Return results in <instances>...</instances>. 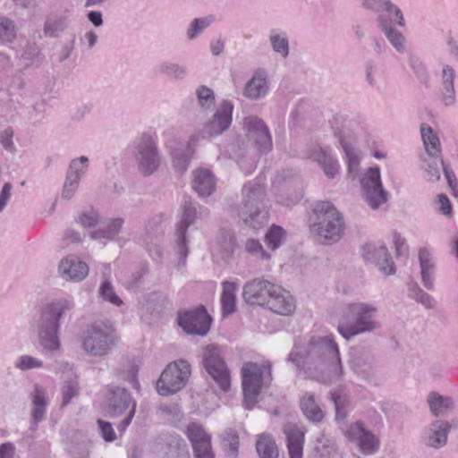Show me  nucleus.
Wrapping results in <instances>:
<instances>
[{
	"label": "nucleus",
	"mask_w": 458,
	"mask_h": 458,
	"mask_svg": "<svg viewBox=\"0 0 458 458\" xmlns=\"http://www.w3.org/2000/svg\"><path fill=\"white\" fill-rule=\"evenodd\" d=\"M286 360L298 375L323 384L338 381L344 373L338 345L330 335L295 340Z\"/></svg>",
	"instance_id": "obj_1"
},
{
	"label": "nucleus",
	"mask_w": 458,
	"mask_h": 458,
	"mask_svg": "<svg viewBox=\"0 0 458 458\" xmlns=\"http://www.w3.org/2000/svg\"><path fill=\"white\" fill-rule=\"evenodd\" d=\"M74 304L71 300L59 299L43 307L35 320V329L40 346L47 352H55L60 348V320Z\"/></svg>",
	"instance_id": "obj_2"
},
{
	"label": "nucleus",
	"mask_w": 458,
	"mask_h": 458,
	"mask_svg": "<svg viewBox=\"0 0 458 458\" xmlns=\"http://www.w3.org/2000/svg\"><path fill=\"white\" fill-rule=\"evenodd\" d=\"M242 205L232 206V216L241 218L245 225L258 231L268 222V206L264 185L259 182H248L243 186Z\"/></svg>",
	"instance_id": "obj_3"
},
{
	"label": "nucleus",
	"mask_w": 458,
	"mask_h": 458,
	"mask_svg": "<svg viewBox=\"0 0 458 458\" xmlns=\"http://www.w3.org/2000/svg\"><path fill=\"white\" fill-rule=\"evenodd\" d=\"M377 307L368 302H351L345 305L338 323V333L346 340L367 333H372L380 327L376 320Z\"/></svg>",
	"instance_id": "obj_4"
},
{
	"label": "nucleus",
	"mask_w": 458,
	"mask_h": 458,
	"mask_svg": "<svg viewBox=\"0 0 458 458\" xmlns=\"http://www.w3.org/2000/svg\"><path fill=\"white\" fill-rule=\"evenodd\" d=\"M312 212L310 230L313 237L323 244L339 241L344 233V220L335 206L328 201H318Z\"/></svg>",
	"instance_id": "obj_5"
},
{
	"label": "nucleus",
	"mask_w": 458,
	"mask_h": 458,
	"mask_svg": "<svg viewBox=\"0 0 458 458\" xmlns=\"http://www.w3.org/2000/svg\"><path fill=\"white\" fill-rule=\"evenodd\" d=\"M81 350L92 357L107 355L117 344L118 336L112 324L89 325L79 337Z\"/></svg>",
	"instance_id": "obj_6"
},
{
	"label": "nucleus",
	"mask_w": 458,
	"mask_h": 458,
	"mask_svg": "<svg viewBox=\"0 0 458 458\" xmlns=\"http://www.w3.org/2000/svg\"><path fill=\"white\" fill-rule=\"evenodd\" d=\"M242 377L244 406L250 410L258 403L261 388L271 380V364L245 363L242 369Z\"/></svg>",
	"instance_id": "obj_7"
},
{
	"label": "nucleus",
	"mask_w": 458,
	"mask_h": 458,
	"mask_svg": "<svg viewBox=\"0 0 458 458\" xmlns=\"http://www.w3.org/2000/svg\"><path fill=\"white\" fill-rule=\"evenodd\" d=\"M136 402L124 387L110 386L106 394V411L110 417H119L129 410L126 417L118 424L117 429L124 431L131 424L136 411Z\"/></svg>",
	"instance_id": "obj_8"
},
{
	"label": "nucleus",
	"mask_w": 458,
	"mask_h": 458,
	"mask_svg": "<svg viewBox=\"0 0 458 458\" xmlns=\"http://www.w3.org/2000/svg\"><path fill=\"white\" fill-rule=\"evenodd\" d=\"M201 358L207 373L222 391L227 392L231 386V374L221 347L215 344L206 345L202 349Z\"/></svg>",
	"instance_id": "obj_9"
},
{
	"label": "nucleus",
	"mask_w": 458,
	"mask_h": 458,
	"mask_svg": "<svg viewBox=\"0 0 458 458\" xmlns=\"http://www.w3.org/2000/svg\"><path fill=\"white\" fill-rule=\"evenodd\" d=\"M191 376V366L187 360H179L169 363L157 382L159 394L168 396L182 389Z\"/></svg>",
	"instance_id": "obj_10"
},
{
	"label": "nucleus",
	"mask_w": 458,
	"mask_h": 458,
	"mask_svg": "<svg viewBox=\"0 0 458 458\" xmlns=\"http://www.w3.org/2000/svg\"><path fill=\"white\" fill-rule=\"evenodd\" d=\"M133 156L138 163L140 172L145 176L153 174L161 164L157 143L148 133H143L134 141Z\"/></svg>",
	"instance_id": "obj_11"
},
{
	"label": "nucleus",
	"mask_w": 458,
	"mask_h": 458,
	"mask_svg": "<svg viewBox=\"0 0 458 458\" xmlns=\"http://www.w3.org/2000/svg\"><path fill=\"white\" fill-rule=\"evenodd\" d=\"M208 214V208L197 202L189 201L184 203L182 219L176 225L175 230V242L180 257V264L182 266L189 253L186 240L187 229L196 219L205 217Z\"/></svg>",
	"instance_id": "obj_12"
},
{
	"label": "nucleus",
	"mask_w": 458,
	"mask_h": 458,
	"mask_svg": "<svg viewBox=\"0 0 458 458\" xmlns=\"http://www.w3.org/2000/svg\"><path fill=\"white\" fill-rule=\"evenodd\" d=\"M360 184L363 198L372 209L387 202L389 193L383 188L378 166L369 168L360 179Z\"/></svg>",
	"instance_id": "obj_13"
},
{
	"label": "nucleus",
	"mask_w": 458,
	"mask_h": 458,
	"mask_svg": "<svg viewBox=\"0 0 458 458\" xmlns=\"http://www.w3.org/2000/svg\"><path fill=\"white\" fill-rule=\"evenodd\" d=\"M344 435L362 454L370 455L379 449V438L369 430L362 422L357 421L350 424Z\"/></svg>",
	"instance_id": "obj_14"
},
{
	"label": "nucleus",
	"mask_w": 458,
	"mask_h": 458,
	"mask_svg": "<svg viewBox=\"0 0 458 458\" xmlns=\"http://www.w3.org/2000/svg\"><path fill=\"white\" fill-rule=\"evenodd\" d=\"M212 318L203 306L178 315V324L189 335L204 336L210 329Z\"/></svg>",
	"instance_id": "obj_15"
},
{
	"label": "nucleus",
	"mask_w": 458,
	"mask_h": 458,
	"mask_svg": "<svg viewBox=\"0 0 458 458\" xmlns=\"http://www.w3.org/2000/svg\"><path fill=\"white\" fill-rule=\"evenodd\" d=\"M451 428L450 421L434 419L423 429L421 437L424 445L433 449H440L445 446Z\"/></svg>",
	"instance_id": "obj_16"
},
{
	"label": "nucleus",
	"mask_w": 458,
	"mask_h": 458,
	"mask_svg": "<svg viewBox=\"0 0 458 458\" xmlns=\"http://www.w3.org/2000/svg\"><path fill=\"white\" fill-rule=\"evenodd\" d=\"M274 286L275 284L263 278L250 280L243 286V299L250 305L264 306L273 295Z\"/></svg>",
	"instance_id": "obj_17"
},
{
	"label": "nucleus",
	"mask_w": 458,
	"mask_h": 458,
	"mask_svg": "<svg viewBox=\"0 0 458 458\" xmlns=\"http://www.w3.org/2000/svg\"><path fill=\"white\" fill-rule=\"evenodd\" d=\"M244 128L247 136L253 140L260 152H267L272 148V139L264 121L257 116H248L244 119Z\"/></svg>",
	"instance_id": "obj_18"
},
{
	"label": "nucleus",
	"mask_w": 458,
	"mask_h": 458,
	"mask_svg": "<svg viewBox=\"0 0 458 458\" xmlns=\"http://www.w3.org/2000/svg\"><path fill=\"white\" fill-rule=\"evenodd\" d=\"M363 258L374 263L378 269L386 275H394L396 272L394 263L386 246H377L372 243L362 247Z\"/></svg>",
	"instance_id": "obj_19"
},
{
	"label": "nucleus",
	"mask_w": 458,
	"mask_h": 458,
	"mask_svg": "<svg viewBox=\"0 0 458 458\" xmlns=\"http://www.w3.org/2000/svg\"><path fill=\"white\" fill-rule=\"evenodd\" d=\"M268 72L263 68L257 69L251 78L245 83L242 95L249 100L255 101L265 98L269 91Z\"/></svg>",
	"instance_id": "obj_20"
},
{
	"label": "nucleus",
	"mask_w": 458,
	"mask_h": 458,
	"mask_svg": "<svg viewBox=\"0 0 458 458\" xmlns=\"http://www.w3.org/2000/svg\"><path fill=\"white\" fill-rule=\"evenodd\" d=\"M233 105L228 101H223L218 109L213 114L212 119L205 125V132L212 137L222 134L232 123Z\"/></svg>",
	"instance_id": "obj_21"
},
{
	"label": "nucleus",
	"mask_w": 458,
	"mask_h": 458,
	"mask_svg": "<svg viewBox=\"0 0 458 458\" xmlns=\"http://www.w3.org/2000/svg\"><path fill=\"white\" fill-rule=\"evenodd\" d=\"M273 295L266 306L273 312L283 316L291 315L295 310V302L290 293L281 286L275 284Z\"/></svg>",
	"instance_id": "obj_22"
},
{
	"label": "nucleus",
	"mask_w": 458,
	"mask_h": 458,
	"mask_svg": "<svg viewBox=\"0 0 458 458\" xmlns=\"http://www.w3.org/2000/svg\"><path fill=\"white\" fill-rule=\"evenodd\" d=\"M59 272L66 280L81 281L88 276L89 267L78 257L71 255L61 260Z\"/></svg>",
	"instance_id": "obj_23"
},
{
	"label": "nucleus",
	"mask_w": 458,
	"mask_h": 458,
	"mask_svg": "<svg viewBox=\"0 0 458 458\" xmlns=\"http://www.w3.org/2000/svg\"><path fill=\"white\" fill-rule=\"evenodd\" d=\"M418 259L422 284L427 290H433L437 270L436 262L430 251L425 247L419 250Z\"/></svg>",
	"instance_id": "obj_24"
},
{
	"label": "nucleus",
	"mask_w": 458,
	"mask_h": 458,
	"mask_svg": "<svg viewBox=\"0 0 458 458\" xmlns=\"http://www.w3.org/2000/svg\"><path fill=\"white\" fill-rule=\"evenodd\" d=\"M290 458H302L304 433L296 424L286 423L284 426Z\"/></svg>",
	"instance_id": "obj_25"
},
{
	"label": "nucleus",
	"mask_w": 458,
	"mask_h": 458,
	"mask_svg": "<svg viewBox=\"0 0 458 458\" xmlns=\"http://www.w3.org/2000/svg\"><path fill=\"white\" fill-rule=\"evenodd\" d=\"M427 403L435 419L446 416L454 409V402L448 395H442L437 392H430L427 396Z\"/></svg>",
	"instance_id": "obj_26"
},
{
	"label": "nucleus",
	"mask_w": 458,
	"mask_h": 458,
	"mask_svg": "<svg viewBox=\"0 0 458 458\" xmlns=\"http://www.w3.org/2000/svg\"><path fill=\"white\" fill-rule=\"evenodd\" d=\"M199 140L198 135H192L188 145L184 148H178L171 152L173 167L176 173L182 174L189 166L193 155L192 146Z\"/></svg>",
	"instance_id": "obj_27"
},
{
	"label": "nucleus",
	"mask_w": 458,
	"mask_h": 458,
	"mask_svg": "<svg viewBox=\"0 0 458 458\" xmlns=\"http://www.w3.org/2000/svg\"><path fill=\"white\" fill-rule=\"evenodd\" d=\"M192 188L200 197H208L216 189V180L213 174L205 168L193 172Z\"/></svg>",
	"instance_id": "obj_28"
},
{
	"label": "nucleus",
	"mask_w": 458,
	"mask_h": 458,
	"mask_svg": "<svg viewBox=\"0 0 458 458\" xmlns=\"http://www.w3.org/2000/svg\"><path fill=\"white\" fill-rule=\"evenodd\" d=\"M300 407L305 418L313 423H318L324 419V411L313 393L306 392L302 395Z\"/></svg>",
	"instance_id": "obj_29"
},
{
	"label": "nucleus",
	"mask_w": 458,
	"mask_h": 458,
	"mask_svg": "<svg viewBox=\"0 0 458 458\" xmlns=\"http://www.w3.org/2000/svg\"><path fill=\"white\" fill-rule=\"evenodd\" d=\"M454 69L450 65H444L442 69V102L450 106L455 103Z\"/></svg>",
	"instance_id": "obj_30"
},
{
	"label": "nucleus",
	"mask_w": 458,
	"mask_h": 458,
	"mask_svg": "<svg viewBox=\"0 0 458 458\" xmlns=\"http://www.w3.org/2000/svg\"><path fill=\"white\" fill-rule=\"evenodd\" d=\"M311 157L322 167L325 174L332 179L339 172V165L327 149L318 147L314 148Z\"/></svg>",
	"instance_id": "obj_31"
},
{
	"label": "nucleus",
	"mask_w": 458,
	"mask_h": 458,
	"mask_svg": "<svg viewBox=\"0 0 458 458\" xmlns=\"http://www.w3.org/2000/svg\"><path fill=\"white\" fill-rule=\"evenodd\" d=\"M420 134L423 141L424 148L428 157L441 156V143L432 128L427 123H421Z\"/></svg>",
	"instance_id": "obj_32"
},
{
	"label": "nucleus",
	"mask_w": 458,
	"mask_h": 458,
	"mask_svg": "<svg viewBox=\"0 0 458 458\" xmlns=\"http://www.w3.org/2000/svg\"><path fill=\"white\" fill-rule=\"evenodd\" d=\"M335 136L338 139V141L345 153L348 165V174L351 176L355 177L359 171L360 158L354 149L345 141V138L342 131H335Z\"/></svg>",
	"instance_id": "obj_33"
},
{
	"label": "nucleus",
	"mask_w": 458,
	"mask_h": 458,
	"mask_svg": "<svg viewBox=\"0 0 458 458\" xmlns=\"http://www.w3.org/2000/svg\"><path fill=\"white\" fill-rule=\"evenodd\" d=\"M377 24L381 30H387L393 27L394 23L400 26H404V19L403 13L398 6L393 4V9L385 11L381 15H377Z\"/></svg>",
	"instance_id": "obj_34"
},
{
	"label": "nucleus",
	"mask_w": 458,
	"mask_h": 458,
	"mask_svg": "<svg viewBox=\"0 0 458 458\" xmlns=\"http://www.w3.org/2000/svg\"><path fill=\"white\" fill-rule=\"evenodd\" d=\"M33 409L32 417L35 423L42 420L46 414L47 399L46 393L38 385L34 386V391L30 394Z\"/></svg>",
	"instance_id": "obj_35"
},
{
	"label": "nucleus",
	"mask_w": 458,
	"mask_h": 458,
	"mask_svg": "<svg viewBox=\"0 0 458 458\" xmlns=\"http://www.w3.org/2000/svg\"><path fill=\"white\" fill-rule=\"evenodd\" d=\"M124 220L117 217L112 219L106 228H100L90 232V236L94 240L114 241L120 233Z\"/></svg>",
	"instance_id": "obj_36"
},
{
	"label": "nucleus",
	"mask_w": 458,
	"mask_h": 458,
	"mask_svg": "<svg viewBox=\"0 0 458 458\" xmlns=\"http://www.w3.org/2000/svg\"><path fill=\"white\" fill-rule=\"evenodd\" d=\"M256 449L260 458H278V448L273 437L268 434L259 436Z\"/></svg>",
	"instance_id": "obj_37"
},
{
	"label": "nucleus",
	"mask_w": 458,
	"mask_h": 458,
	"mask_svg": "<svg viewBox=\"0 0 458 458\" xmlns=\"http://www.w3.org/2000/svg\"><path fill=\"white\" fill-rule=\"evenodd\" d=\"M237 285L234 283L225 281L223 283V292L221 295V304L223 313L232 314L235 310V291Z\"/></svg>",
	"instance_id": "obj_38"
},
{
	"label": "nucleus",
	"mask_w": 458,
	"mask_h": 458,
	"mask_svg": "<svg viewBox=\"0 0 458 458\" xmlns=\"http://www.w3.org/2000/svg\"><path fill=\"white\" fill-rule=\"evenodd\" d=\"M215 21L216 17L214 14H208L204 17L193 19L187 29L186 35L188 39H195L207 28L211 26L215 22Z\"/></svg>",
	"instance_id": "obj_39"
},
{
	"label": "nucleus",
	"mask_w": 458,
	"mask_h": 458,
	"mask_svg": "<svg viewBox=\"0 0 458 458\" xmlns=\"http://www.w3.org/2000/svg\"><path fill=\"white\" fill-rule=\"evenodd\" d=\"M424 170L427 173L428 180L432 182H438L441 177L440 166L444 170L446 164L444 162L442 156L428 157L424 160Z\"/></svg>",
	"instance_id": "obj_40"
},
{
	"label": "nucleus",
	"mask_w": 458,
	"mask_h": 458,
	"mask_svg": "<svg viewBox=\"0 0 458 458\" xmlns=\"http://www.w3.org/2000/svg\"><path fill=\"white\" fill-rule=\"evenodd\" d=\"M375 363L374 355L367 350H362L353 357V365L358 372H370Z\"/></svg>",
	"instance_id": "obj_41"
},
{
	"label": "nucleus",
	"mask_w": 458,
	"mask_h": 458,
	"mask_svg": "<svg viewBox=\"0 0 458 458\" xmlns=\"http://www.w3.org/2000/svg\"><path fill=\"white\" fill-rule=\"evenodd\" d=\"M285 231L279 225H272L265 236V242L268 248L276 250L285 241Z\"/></svg>",
	"instance_id": "obj_42"
},
{
	"label": "nucleus",
	"mask_w": 458,
	"mask_h": 458,
	"mask_svg": "<svg viewBox=\"0 0 458 458\" xmlns=\"http://www.w3.org/2000/svg\"><path fill=\"white\" fill-rule=\"evenodd\" d=\"M409 296L426 309H433L435 307L433 298L424 292L417 283H411L409 285Z\"/></svg>",
	"instance_id": "obj_43"
},
{
	"label": "nucleus",
	"mask_w": 458,
	"mask_h": 458,
	"mask_svg": "<svg viewBox=\"0 0 458 458\" xmlns=\"http://www.w3.org/2000/svg\"><path fill=\"white\" fill-rule=\"evenodd\" d=\"M382 32L397 52L404 53L406 51L405 38L401 31L393 26L382 30Z\"/></svg>",
	"instance_id": "obj_44"
},
{
	"label": "nucleus",
	"mask_w": 458,
	"mask_h": 458,
	"mask_svg": "<svg viewBox=\"0 0 458 458\" xmlns=\"http://www.w3.org/2000/svg\"><path fill=\"white\" fill-rule=\"evenodd\" d=\"M88 163L89 159L84 156L72 159L70 162L66 174L80 181L88 169Z\"/></svg>",
	"instance_id": "obj_45"
},
{
	"label": "nucleus",
	"mask_w": 458,
	"mask_h": 458,
	"mask_svg": "<svg viewBox=\"0 0 458 458\" xmlns=\"http://www.w3.org/2000/svg\"><path fill=\"white\" fill-rule=\"evenodd\" d=\"M159 71L162 74L173 80H182L186 74V68L184 66L169 62L161 64Z\"/></svg>",
	"instance_id": "obj_46"
},
{
	"label": "nucleus",
	"mask_w": 458,
	"mask_h": 458,
	"mask_svg": "<svg viewBox=\"0 0 458 458\" xmlns=\"http://www.w3.org/2000/svg\"><path fill=\"white\" fill-rule=\"evenodd\" d=\"M186 435L190 439L191 445L211 437L205 431L203 426L198 422H191L188 424L186 428Z\"/></svg>",
	"instance_id": "obj_47"
},
{
	"label": "nucleus",
	"mask_w": 458,
	"mask_h": 458,
	"mask_svg": "<svg viewBox=\"0 0 458 458\" xmlns=\"http://www.w3.org/2000/svg\"><path fill=\"white\" fill-rule=\"evenodd\" d=\"M98 294L100 298H102L106 301L112 303L113 305L119 307L123 304V301L115 293L112 284L107 280L104 281L101 284L98 290Z\"/></svg>",
	"instance_id": "obj_48"
},
{
	"label": "nucleus",
	"mask_w": 458,
	"mask_h": 458,
	"mask_svg": "<svg viewBox=\"0 0 458 458\" xmlns=\"http://www.w3.org/2000/svg\"><path fill=\"white\" fill-rule=\"evenodd\" d=\"M16 38L14 22L4 16H0V42H12Z\"/></svg>",
	"instance_id": "obj_49"
},
{
	"label": "nucleus",
	"mask_w": 458,
	"mask_h": 458,
	"mask_svg": "<svg viewBox=\"0 0 458 458\" xmlns=\"http://www.w3.org/2000/svg\"><path fill=\"white\" fill-rule=\"evenodd\" d=\"M269 41L273 50L282 55L284 58L289 55V41L285 36L271 32Z\"/></svg>",
	"instance_id": "obj_50"
},
{
	"label": "nucleus",
	"mask_w": 458,
	"mask_h": 458,
	"mask_svg": "<svg viewBox=\"0 0 458 458\" xmlns=\"http://www.w3.org/2000/svg\"><path fill=\"white\" fill-rule=\"evenodd\" d=\"M329 399L334 403L335 409V419L344 420L347 415L348 399L346 395L337 392L330 393Z\"/></svg>",
	"instance_id": "obj_51"
},
{
	"label": "nucleus",
	"mask_w": 458,
	"mask_h": 458,
	"mask_svg": "<svg viewBox=\"0 0 458 458\" xmlns=\"http://www.w3.org/2000/svg\"><path fill=\"white\" fill-rule=\"evenodd\" d=\"M224 445L226 455L230 458H235L238 454L239 439L238 436L232 429L226 430L224 437Z\"/></svg>",
	"instance_id": "obj_52"
},
{
	"label": "nucleus",
	"mask_w": 458,
	"mask_h": 458,
	"mask_svg": "<svg viewBox=\"0 0 458 458\" xmlns=\"http://www.w3.org/2000/svg\"><path fill=\"white\" fill-rule=\"evenodd\" d=\"M245 250L251 256L262 260H268L270 254L266 251L262 244L258 240L248 239L245 242Z\"/></svg>",
	"instance_id": "obj_53"
},
{
	"label": "nucleus",
	"mask_w": 458,
	"mask_h": 458,
	"mask_svg": "<svg viewBox=\"0 0 458 458\" xmlns=\"http://www.w3.org/2000/svg\"><path fill=\"white\" fill-rule=\"evenodd\" d=\"M362 6L377 15H381L385 11L393 9V3L390 0H363Z\"/></svg>",
	"instance_id": "obj_54"
},
{
	"label": "nucleus",
	"mask_w": 458,
	"mask_h": 458,
	"mask_svg": "<svg viewBox=\"0 0 458 458\" xmlns=\"http://www.w3.org/2000/svg\"><path fill=\"white\" fill-rule=\"evenodd\" d=\"M193 454L196 458H214V453L211 447V437L194 444L192 445Z\"/></svg>",
	"instance_id": "obj_55"
},
{
	"label": "nucleus",
	"mask_w": 458,
	"mask_h": 458,
	"mask_svg": "<svg viewBox=\"0 0 458 458\" xmlns=\"http://www.w3.org/2000/svg\"><path fill=\"white\" fill-rule=\"evenodd\" d=\"M79 386L76 380H67L62 387L63 403L62 406L66 405L70 401L78 394Z\"/></svg>",
	"instance_id": "obj_56"
},
{
	"label": "nucleus",
	"mask_w": 458,
	"mask_h": 458,
	"mask_svg": "<svg viewBox=\"0 0 458 458\" xmlns=\"http://www.w3.org/2000/svg\"><path fill=\"white\" fill-rule=\"evenodd\" d=\"M42 367V361L30 355H22L15 362V368L28 370Z\"/></svg>",
	"instance_id": "obj_57"
},
{
	"label": "nucleus",
	"mask_w": 458,
	"mask_h": 458,
	"mask_svg": "<svg viewBox=\"0 0 458 458\" xmlns=\"http://www.w3.org/2000/svg\"><path fill=\"white\" fill-rule=\"evenodd\" d=\"M65 28V21L63 18L49 21L45 23L44 31L48 37H55Z\"/></svg>",
	"instance_id": "obj_58"
},
{
	"label": "nucleus",
	"mask_w": 458,
	"mask_h": 458,
	"mask_svg": "<svg viewBox=\"0 0 458 458\" xmlns=\"http://www.w3.org/2000/svg\"><path fill=\"white\" fill-rule=\"evenodd\" d=\"M198 100L201 106L209 107L214 103L213 90L206 86H200L197 89Z\"/></svg>",
	"instance_id": "obj_59"
},
{
	"label": "nucleus",
	"mask_w": 458,
	"mask_h": 458,
	"mask_svg": "<svg viewBox=\"0 0 458 458\" xmlns=\"http://www.w3.org/2000/svg\"><path fill=\"white\" fill-rule=\"evenodd\" d=\"M80 181L66 174L62 190V198L70 199L76 192Z\"/></svg>",
	"instance_id": "obj_60"
},
{
	"label": "nucleus",
	"mask_w": 458,
	"mask_h": 458,
	"mask_svg": "<svg viewBox=\"0 0 458 458\" xmlns=\"http://www.w3.org/2000/svg\"><path fill=\"white\" fill-rule=\"evenodd\" d=\"M99 222V216L97 211L90 209L83 212L79 217V223L84 227H93Z\"/></svg>",
	"instance_id": "obj_61"
},
{
	"label": "nucleus",
	"mask_w": 458,
	"mask_h": 458,
	"mask_svg": "<svg viewBox=\"0 0 458 458\" xmlns=\"http://www.w3.org/2000/svg\"><path fill=\"white\" fill-rule=\"evenodd\" d=\"M98 424L102 437L107 442H113L116 439V434L110 422L98 420Z\"/></svg>",
	"instance_id": "obj_62"
},
{
	"label": "nucleus",
	"mask_w": 458,
	"mask_h": 458,
	"mask_svg": "<svg viewBox=\"0 0 458 458\" xmlns=\"http://www.w3.org/2000/svg\"><path fill=\"white\" fill-rule=\"evenodd\" d=\"M13 130L11 127L4 129L1 134L0 142L3 148L10 152H14L15 147L13 142Z\"/></svg>",
	"instance_id": "obj_63"
},
{
	"label": "nucleus",
	"mask_w": 458,
	"mask_h": 458,
	"mask_svg": "<svg viewBox=\"0 0 458 458\" xmlns=\"http://www.w3.org/2000/svg\"><path fill=\"white\" fill-rule=\"evenodd\" d=\"M443 173L446 178L449 187L452 190L453 194L454 196H457L458 195V181H457V178H456L454 171L449 167L448 165H446L444 166Z\"/></svg>",
	"instance_id": "obj_64"
}]
</instances>
